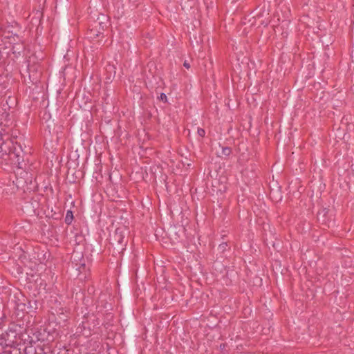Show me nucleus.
Masks as SVG:
<instances>
[{"mask_svg":"<svg viewBox=\"0 0 354 354\" xmlns=\"http://www.w3.org/2000/svg\"><path fill=\"white\" fill-rule=\"evenodd\" d=\"M111 181V178H107V182L109 184Z\"/></svg>","mask_w":354,"mask_h":354,"instance_id":"dca6fc26","label":"nucleus"},{"mask_svg":"<svg viewBox=\"0 0 354 354\" xmlns=\"http://www.w3.org/2000/svg\"><path fill=\"white\" fill-rule=\"evenodd\" d=\"M26 330L24 324L11 323L5 334L8 339V342L13 346L17 344L18 339L21 338V335Z\"/></svg>","mask_w":354,"mask_h":354,"instance_id":"f03ea898","label":"nucleus"},{"mask_svg":"<svg viewBox=\"0 0 354 354\" xmlns=\"http://www.w3.org/2000/svg\"><path fill=\"white\" fill-rule=\"evenodd\" d=\"M159 170V168L158 167H150L148 169H146V175L148 176V175H151V176H156L157 175H159L158 173H157V171Z\"/></svg>","mask_w":354,"mask_h":354,"instance_id":"1a4fd4ad","label":"nucleus"},{"mask_svg":"<svg viewBox=\"0 0 354 354\" xmlns=\"http://www.w3.org/2000/svg\"><path fill=\"white\" fill-rule=\"evenodd\" d=\"M125 232L124 227H119L111 236L110 243L117 254H121L126 250L128 241L125 237Z\"/></svg>","mask_w":354,"mask_h":354,"instance_id":"f257e3e1","label":"nucleus"},{"mask_svg":"<svg viewBox=\"0 0 354 354\" xmlns=\"http://www.w3.org/2000/svg\"><path fill=\"white\" fill-rule=\"evenodd\" d=\"M111 187V186H109V187H107L106 188V192L107 193H109V189H110Z\"/></svg>","mask_w":354,"mask_h":354,"instance_id":"2eb2a0df","label":"nucleus"},{"mask_svg":"<svg viewBox=\"0 0 354 354\" xmlns=\"http://www.w3.org/2000/svg\"><path fill=\"white\" fill-rule=\"evenodd\" d=\"M227 243H221L219 245H218V249L223 252L226 250V248H227Z\"/></svg>","mask_w":354,"mask_h":354,"instance_id":"9b49d317","label":"nucleus"},{"mask_svg":"<svg viewBox=\"0 0 354 354\" xmlns=\"http://www.w3.org/2000/svg\"><path fill=\"white\" fill-rule=\"evenodd\" d=\"M72 265L76 271V277L80 281H86L90 277V269L85 264L84 260H80V263L72 262Z\"/></svg>","mask_w":354,"mask_h":354,"instance_id":"20e7f679","label":"nucleus"},{"mask_svg":"<svg viewBox=\"0 0 354 354\" xmlns=\"http://www.w3.org/2000/svg\"><path fill=\"white\" fill-rule=\"evenodd\" d=\"M73 213L71 210H68L65 216V223L67 225H71L72 223V221L73 220Z\"/></svg>","mask_w":354,"mask_h":354,"instance_id":"6e6552de","label":"nucleus"},{"mask_svg":"<svg viewBox=\"0 0 354 354\" xmlns=\"http://www.w3.org/2000/svg\"><path fill=\"white\" fill-rule=\"evenodd\" d=\"M34 305L35 306L32 305L31 301H28V304L24 303L18 304L16 306L17 316L22 319L24 316V312H26V313L31 315L35 314L36 313L37 309L36 301H34Z\"/></svg>","mask_w":354,"mask_h":354,"instance_id":"39448f33","label":"nucleus"},{"mask_svg":"<svg viewBox=\"0 0 354 354\" xmlns=\"http://www.w3.org/2000/svg\"><path fill=\"white\" fill-rule=\"evenodd\" d=\"M84 323H83L82 326L80 327V328H83V330H81V333H82L83 335H84L85 337H90L91 335V333L90 330H86V326H84Z\"/></svg>","mask_w":354,"mask_h":354,"instance_id":"9d476101","label":"nucleus"},{"mask_svg":"<svg viewBox=\"0 0 354 354\" xmlns=\"http://www.w3.org/2000/svg\"><path fill=\"white\" fill-rule=\"evenodd\" d=\"M317 218L320 224L328 227H330L334 223L333 212L326 207H322L318 211Z\"/></svg>","mask_w":354,"mask_h":354,"instance_id":"7ed1b4c3","label":"nucleus"},{"mask_svg":"<svg viewBox=\"0 0 354 354\" xmlns=\"http://www.w3.org/2000/svg\"><path fill=\"white\" fill-rule=\"evenodd\" d=\"M12 346L10 342H8L5 333L0 335V350H3L6 347Z\"/></svg>","mask_w":354,"mask_h":354,"instance_id":"0eeeda50","label":"nucleus"},{"mask_svg":"<svg viewBox=\"0 0 354 354\" xmlns=\"http://www.w3.org/2000/svg\"><path fill=\"white\" fill-rule=\"evenodd\" d=\"M198 134L201 137H203L205 136V130L203 129H198Z\"/></svg>","mask_w":354,"mask_h":354,"instance_id":"f8f14e48","label":"nucleus"},{"mask_svg":"<svg viewBox=\"0 0 354 354\" xmlns=\"http://www.w3.org/2000/svg\"><path fill=\"white\" fill-rule=\"evenodd\" d=\"M50 348L48 344L40 342L35 348V354H49Z\"/></svg>","mask_w":354,"mask_h":354,"instance_id":"423d86ee","label":"nucleus"},{"mask_svg":"<svg viewBox=\"0 0 354 354\" xmlns=\"http://www.w3.org/2000/svg\"><path fill=\"white\" fill-rule=\"evenodd\" d=\"M184 66L186 67L187 68H189V64L185 62L184 63Z\"/></svg>","mask_w":354,"mask_h":354,"instance_id":"4468645a","label":"nucleus"},{"mask_svg":"<svg viewBox=\"0 0 354 354\" xmlns=\"http://www.w3.org/2000/svg\"><path fill=\"white\" fill-rule=\"evenodd\" d=\"M160 99H161L162 100H167V96H166V95H165V94H164V93H162V94L160 95Z\"/></svg>","mask_w":354,"mask_h":354,"instance_id":"ddd939ff","label":"nucleus"}]
</instances>
